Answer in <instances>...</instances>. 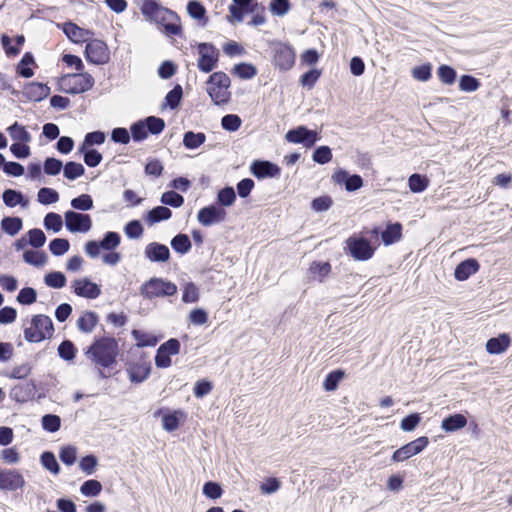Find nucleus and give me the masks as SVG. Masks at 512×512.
<instances>
[{"label": "nucleus", "mask_w": 512, "mask_h": 512, "mask_svg": "<svg viewBox=\"0 0 512 512\" xmlns=\"http://www.w3.org/2000/svg\"><path fill=\"white\" fill-rule=\"evenodd\" d=\"M480 86L479 81L470 75H463L459 81V88L465 92L476 91Z\"/></svg>", "instance_id": "774afa93"}, {"label": "nucleus", "mask_w": 512, "mask_h": 512, "mask_svg": "<svg viewBox=\"0 0 512 512\" xmlns=\"http://www.w3.org/2000/svg\"><path fill=\"white\" fill-rule=\"evenodd\" d=\"M105 139L106 135L102 131L87 133L81 147L79 148V151L84 152L87 148L93 145H101L105 142Z\"/></svg>", "instance_id": "f704fd0d"}, {"label": "nucleus", "mask_w": 512, "mask_h": 512, "mask_svg": "<svg viewBox=\"0 0 512 512\" xmlns=\"http://www.w3.org/2000/svg\"><path fill=\"white\" fill-rule=\"evenodd\" d=\"M64 217L66 228L72 233H86L92 227V220L88 214L67 211Z\"/></svg>", "instance_id": "f8f14e48"}, {"label": "nucleus", "mask_w": 512, "mask_h": 512, "mask_svg": "<svg viewBox=\"0 0 512 512\" xmlns=\"http://www.w3.org/2000/svg\"><path fill=\"white\" fill-rule=\"evenodd\" d=\"M45 284L49 287L60 289L66 285V277L61 272L48 273L44 278Z\"/></svg>", "instance_id": "de8ad7c7"}, {"label": "nucleus", "mask_w": 512, "mask_h": 512, "mask_svg": "<svg viewBox=\"0 0 512 512\" xmlns=\"http://www.w3.org/2000/svg\"><path fill=\"white\" fill-rule=\"evenodd\" d=\"M199 300V290L192 282H188L183 287L182 301L184 303H195Z\"/></svg>", "instance_id": "5fc2aeb1"}, {"label": "nucleus", "mask_w": 512, "mask_h": 512, "mask_svg": "<svg viewBox=\"0 0 512 512\" xmlns=\"http://www.w3.org/2000/svg\"><path fill=\"white\" fill-rule=\"evenodd\" d=\"M343 377L344 372L342 370H335L329 373L323 382V388L326 391H334Z\"/></svg>", "instance_id": "603ef678"}, {"label": "nucleus", "mask_w": 512, "mask_h": 512, "mask_svg": "<svg viewBox=\"0 0 512 512\" xmlns=\"http://www.w3.org/2000/svg\"><path fill=\"white\" fill-rule=\"evenodd\" d=\"M86 59L93 64H105L109 61V49L105 42L93 39L85 49Z\"/></svg>", "instance_id": "9d476101"}, {"label": "nucleus", "mask_w": 512, "mask_h": 512, "mask_svg": "<svg viewBox=\"0 0 512 512\" xmlns=\"http://www.w3.org/2000/svg\"><path fill=\"white\" fill-rule=\"evenodd\" d=\"M197 67L204 73H209L217 67L219 50L211 43H199Z\"/></svg>", "instance_id": "423d86ee"}, {"label": "nucleus", "mask_w": 512, "mask_h": 512, "mask_svg": "<svg viewBox=\"0 0 512 512\" xmlns=\"http://www.w3.org/2000/svg\"><path fill=\"white\" fill-rule=\"evenodd\" d=\"M144 254L151 262H167L170 258L169 248L158 242H151L146 245Z\"/></svg>", "instance_id": "a211bd4d"}, {"label": "nucleus", "mask_w": 512, "mask_h": 512, "mask_svg": "<svg viewBox=\"0 0 512 512\" xmlns=\"http://www.w3.org/2000/svg\"><path fill=\"white\" fill-rule=\"evenodd\" d=\"M467 425V419L463 414H453L442 420L441 429L445 432H455Z\"/></svg>", "instance_id": "b1692460"}, {"label": "nucleus", "mask_w": 512, "mask_h": 512, "mask_svg": "<svg viewBox=\"0 0 512 512\" xmlns=\"http://www.w3.org/2000/svg\"><path fill=\"white\" fill-rule=\"evenodd\" d=\"M161 203L164 205L172 206L174 208H178L183 205L184 198L175 191H168L162 194Z\"/></svg>", "instance_id": "13d9d810"}, {"label": "nucleus", "mask_w": 512, "mask_h": 512, "mask_svg": "<svg viewBox=\"0 0 512 512\" xmlns=\"http://www.w3.org/2000/svg\"><path fill=\"white\" fill-rule=\"evenodd\" d=\"M186 415L181 410L173 411L172 413H167L162 417V427L164 430L168 432L175 431L181 421H184Z\"/></svg>", "instance_id": "a878e982"}, {"label": "nucleus", "mask_w": 512, "mask_h": 512, "mask_svg": "<svg viewBox=\"0 0 512 512\" xmlns=\"http://www.w3.org/2000/svg\"><path fill=\"white\" fill-rule=\"evenodd\" d=\"M172 212L165 206H157L150 210L146 215V220L150 225H154L163 220L171 218Z\"/></svg>", "instance_id": "7c9ffc66"}, {"label": "nucleus", "mask_w": 512, "mask_h": 512, "mask_svg": "<svg viewBox=\"0 0 512 512\" xmlns=\"http://www.w3.org/2000/svg\"><path fill=\"white\" fill-rule=\"evenodd\" d=\"M41 464L54 475L59 474V464L51 452H44L40 457Z\"/></svg>", "instance_id": "3c124183"}, {"label": "nucleus", "mask_w": 512, "mask_h": 512, "mask_svg": "<svg viewBox=\"0 0 512 512\" xmlns=\"http://www.w3.org/2000/svg\"><path fill=\"white\" fill-rule=\"evenodd\" d=\"M171 246L176 252L186 254L190 251L192 245L186 234H178L172 238Z\"/></svg>", "instance_id": "e433bc0d"}, {"label": "nucleus", "mask_w": 512, "mask_h": 512, "mask_svg": "<svg viewBox=\"0 0 512 512\" xmlns=\"http://www.w3.org/2000/svg\"><path fill=\"white\" fill-rule=\"evenodd\" d=\"M71 288L77 296L86 299H96L101 295V287L87 277L75 279Z\"/></svg>", "instance_id": "4468645a"}, {"label": "nucleus", "mask_w": 512, "mask_h": 512, "mask_svg": "<svg viewBox=\"0 0 512 512\" xmlns=\"http://www.w3.org/2000/svg\"><path fill=\"white\" fill-rule=\"evenodd\" d=\"M71 206L76 210L88 211L93 208V200L90 195L82 194L71 200Z\"/></svg>", "instance_id": "6e6d98bb"}, {"label": "nucleus", "mask_w": 512, "mask_h": 512, "mask_svg": "<svg viewBox=\"0 0 512 512\" xmlns=\"http://www.w3.org/2000/svg\"><path fill=\"white\" fill-rule=\"evenodd\" d=\"M10 137L18 142L28 143L31 141V135L25 129L24 126L20 125L18 122H15L7 129Z\"/></svg>", "instance_id": "2f4dec72"}, {"label": "nucleus", "mask_w": 512, "mask_h": 512, "mask_svg": "<svg viewBox=\"0 0 512 512\" xmlns=\"http://www.w3.org/2000/svg\"><path fill=\"white\" fill-rule=\"evenodd\" d=\"M70 248V243L67 239L56 238L53 239L49 244L50 252L53 255L61 256L65 254Z\"/></svg>", "instance_id": "864d4df0"}, {"label": "nucleus", "mask_w": 512, "mask_h": 512, "mask_svg": "<svg viewBox=\"0 0 512 512\" xmlns=\"http://www.w3.org/2000/svg\"><path fill=\"white\" fill-rule=\"evenodd\" d=\"M132 335L137 342V346H155L157 344V338L149 333L140 330H133Z\"/></svg>", "instance_id": "c03bdc74"}, {"label": "nucleus", "mask_w": 512, "mask_h": 512, "mask_svg": "<svg viewBox=\"0 0 512 512\" xmlns=\"http://www.w3.org/2000/svg\"><path fill=\"white\" fill-rule=\"evenodd\" d=\"M176 292L177 286L174 283L156 277L146 281L140 288L141 295L147 299L172 296L176 294Z\"/></svg>", "instance_id": "20e7f679"}, {"label": "nucleus", "mask_w": 512, "mask_h": 512, "mask_svg": "<svg viewBox=\"0 0 512 512\" xmlns=\"http://www.w3.org/2000/svg\"><path fill=\"white\" fill-rule=\"evenodd\" d=\"M99 317L95 312L86 311L77 320V328L84 333H91L96 327Z\"/></svg>", "instance_id": "393cba45"}, {"label": "nucleus", "mask_w": 512, "mask_h": 512, "mask_svg": "<svg viewBox=\"0 0 512 512\" xmlns=\"http://www.w3.org/2000/svg\"><path fill=\"white\" fill-rule=\"evenodd\" d=\"M408 185L412 192H423L429 185V179L420 174H412L408 179Z\"/></svg>", "instance_id": "58836bf2"}, {"label": "nucleus", "mask_w": 512, "mask_h": 512, "mask_svg": "<svg viewBox=\"0 0 512 512\" xmlns=\"http://www.w3.org/2000/svg\"><path fill=\"white\" fill-rule=\"evenodd\" d=\"M295 51L292 46L277 43L274 47V63L280 70H290L295 64Z\"/></svg>", "instance_id": "9b49d317"}, {"label": "nucleus", "mask_w": 512, "mask_h": 512, "mask_svg": "<svg viewBox=\"0 0 512 512\" xmlns=\"http://www.w3.org/2000/svg\"><path fill=\"white\" fill-rule=\"evenodd\" d=\"M76 456L77 448L74 446L62 447L59 453L60 460L68 466H71L75 463Z\"/></svg>", "instance_id": "0e129e2a"}, {"label": "nucleus", "mask_w": 512, "mask_h": 512, "mask_svg": "<svg viewBox=\"0 0 512 512\" xmlns=\"http://www.w3.org/2000/svg\"><path fill=\"white\" fill-rule=\"evenodd\" d=\"M28 237H29V239H28L29 244L31 246H33L34 248L42 247L46 241V236H45L44 232L41 229H37V228L31 229L28 232Z\"/></svg>", "instance_id": "338daca9"}, {"label": "nucleus", "mask_w": 512, "mask_h": 512, "mask_svg": "<svg viewBox=\"0 0 512 512\" xmlns=\"http://www.w3.org/2000/svg\"><path fill=\"white\" fill-rule=\"evenodd\" d=\"M251 173L261 179L267 177H278L281 169L269 161H254L250 167Z\"/></svg>", "instance_id": "6ab92c4d"}, {"label": "nucleus", "mask_w": 512, "mask_h": 512, "mask_svg": "<svg viewBox=\"0 0 512 512\" xmlns=\"http://www.w3.org/2000/svg\"><path fill=\"white\" fill-rule=\"evenodd\" d=\"M291 8L289 0H271L269 11L275 16L286 15Z\"/></svg>", "instance_id": "09e8293b"}, {"label": "nucleus", "mask_w": 512, "mask_h": 512, "mask_svg": "<svg viewBox=\"0 0 512 512\" xmlns=\"http://www.w3.org/2000/svg\"><path fill=\"white\" fill-rule=\"evenodd\" d=\"M37 199L44 205L53 204L59 200V194L52 188L43 187L38 191Z\"/></svg>", "instance_id": "79ce46f5"}, {"label": "nucleus", "mask_w": 512, "mask_h": 512, "mask_svg": "<svg viewBox=\"0 0 512 512\" xmlns=\"http://www.w3.org/2000/svg\"><path fill=\"white\" fill-rule=\"evenodd\" d=\"M511 344V338L509 334L502 333L498 337L490 338L486 342V351L489 354H502L504 353Z\"/></svg>", "instance_id": "412c9836"}, {"label": "nucleus", "mask_w": 512, "mask_h": 512, "mask_svg": "<svg viewBox=\"0 0 512 512\" xmlns=\"http://www.w3.org/2000/svg\"><path fill=\"white\" fill-rule=\"evenodd\" d=\"M1 227L7 234L14 236L22 229V220L18 217H5L1 221Z\"/></svg>", "instance_id": "4c0bfd02"}, {"label": "nucleus", "mask_w": 512, "mask_h": 512, "mask_svg": "<svg viewBox=\"0 0 512 512\" xmlns=\"http://www.w3.org/2000/svg\"><path fill=\"white\" fill-rule=\"evenodd\" d=\"M23 259L26 263L35 267H42L47 262L46 254L37 250H26L23 253Z\"/></svg>", "instance_id": "473e14b6"}, {"label": "nucleus", "mask_w": 512, "mask_h": 512, "mask_svg": "<svg viewBox=\"0 0 512 512\" xmlns=\"http://www.w3.org/2000/svg\"><path fill=\"white\" fill-rule=\"evenodd\" d=\"M98 465V460L94 455H87L80 460L79 467L86 475H92Z\"/></svg>", "instance_id": "e2e57ef3"}, {"label": "nucleus", "mask_w": 512, "mask_h": 512, "mask_svg": "<svg viewBox=\"0 0 512 512\" xmlns=\"http://www.w3.org/2000/svg\"><path fill=\"white\" fill-rule=\"evenodd\" d=\"M50 93V88L42 83L31 82L24 88V94L32 101H41Z\"/></svg>", "instance_id": "4be33fe9"}, {"label": "nucleus", "mask_w": 512, "mask_h": 512, "mask_svg": "<svg viewBox=\"0 0 512 512\" xmlns=\"http://www.w3.org/2000/svg\"><path fill=\"white\" fill-rule=\"evenodd\" d=\"M34 63L35 61L33 55L29 52L25 53L17 65V73L24 78L32 77L34 75V71L29 67V65Z\"/></svg>", "instance_id": "c9c22d12"}, {"label": "nucleus", "mask_w": 512, "mask_h": 512, "mask_svg": "<svg viewBox=\"0 0 512 512\" xmlns=\"http://www.w3.org/2000/svg\"><path fill=\"white\" fill-rule=\"evenodd\" d=\"M428 443L429 440L426 436L419 437L397 449L392 455V460L394 462L407 460L422 452L427 447Z\"/></svg>", "instance_id": "1a4fd4ad"}, {"label": "nucleus", "mask_w": 512, "mask_h": 512, "mask_svg": "<svg viewBox=\"0 0 512 512\" xmlns=\"http://www.w3.org/2000/svg\"><path fill=\"white\" fill-rule=\"evenodd\" d=\"M226 218V211L219 206L209 205L198 211L197 220L203 226H212L223 222Z\"/></svg>", "instance_id": "f3484780"}, {"label": "nucleus", "mask_w": 512, "mask_h": 512, "mask_svg": "<svg viewBox=\"0 0 512 512\" xmlns=\"http://www.w3.org/2000/svg\"><path fill=\"white\" fill-rule=\"evenodd\" d=\"M101 491L102 484L94 479L85 481L80 487L81 494L86 497H95L99 495Z\"/></svg>", "instance_id": "a19ab883"}, {"label": "nucleus", "mask_w": 512, "mask_h": 512, "mask_svg": "<svg viewBox=\"0 0 512 512\" xmlns=\"http://www.w3.org/2000/svg\"><path fill=\"white\" fill-rule=\"evenodd\" d=\"M119 354L118 343L113 337L95 339L85 351V356L96 366L100 378H105L104 368L112 367L117 362Z\"/></svg>", "instance_id": "f257e3e1"}, {"label": "nucleus", "mask_w": 512, "mask_h": 512, "mask_svg": "<svg viewBox=\"0 0 512 512\" xmlns=\"http://www.w3.org/2000/svg\"><path fill=\"white\" fill-rule=\"evenodd\" d=\"M121 242V237L117 232H107L101 241H88L85 244V252L91 258H96L100 255V250L111 251L116 249Z\"/></svg>", "instance_id": "0eeeda50"}, {"label": "nucleus", "mask_w": 512, "mask_h": 512, "mask_svg": "<svg viewBox=\"0 0 512 512\" xmlns=\"http://www.w3.org/2000/svg\"><path fill=\"white\" fill-rule=\"evenodd\" d=\"M131 137L134 141H143L148 137V130L143 120L134 123L131 126Z\"/></svg>", "instance_id": "680f3d73"}, {"label": "nucleus", "mask_w": 512, "mask_h": 512, "mask_svg": "<svg viewBox=\"0 0 512 512\" xmlns=\"http://www.w3.org/2000/svg\"><path fill=\"white\" fill-rule=\"evenodd\" d=\"M233 73L241 79H251L256 76L257 70L252 64L240 63L234 66Z\"/></svg>", "instance_id": "37998d69"}, {"label": "nucleus", "mask_w": 512, "mask_h": 512, "mask_svg": "<svg viewBox=\"0 0 512 512\" xmlns=\"http://www.w3.org/2000/svg\"><path fill=\"white\" fill-rule=\"evenodd\" d=\"M241 124L242 120L236 114H228L221 119V125L227 131L235 132L240 128Z\"/></svg>", "instance_id": "4d7b16f0"}, {"label": "nucleus", "mask_w": 512, "mask_h": 512, "mask_svg": "<svg viewBox=\"0 0 512 512\" xmlns=\"http://www.w3.org/2000/svg\"><path fill=\"white\" fill-rule=\"evenodd\" d=\"M151 367L147 363H139L128 369L129 379L134 383L145 381L150 374Z\"/></svg>", "instance_id": "cd10ccee"}, {"label": "nucleus", "mask_w": 512, "mask_h": 512, "mask_svg": "<svg viewBox=\"0 0 512 512\" xmlns=\"http://www.w3.org/2000/svg\"><path fill=\"white\" fill-rule=\"evenodd\" d=\"M61 425L60 417L57 415L47 414L42 417L43 429L49 432H56Z\"/></svg>", "instance_id": "69168bd1"}, {"label": "nucleus", "mask_w": 512, "mask_h": 512, "mask_svg": "<svg viewBox=\"0 0 512 512\" xmlns=\"http://www.w3.org/2000/svg\"><path fill=\"white\" fill-rule=\"evenodd\" d=\"M479 269V264L475 259H467L457 265L454 276L459 281L467 280L472 274Z\"/></svg>", "instance_id": "5701e85b"}, {"label": "nucleus", "mask_w": 512, "mask_h": 512, "mask_svg": "<svg viewBox=\"0 0 512 512\" xmlns=\"http://www.w3.org/2000/svg\"><path fill=\"white\" fill-rule=\"evenodd\" d=\"M285 139L288 142L303 144L305 147L310 148L316 143L319 137L316 131L309 130L305 126H299L289 130L285 135Z\"/></svg>", "instance_id": "ddd939ff"}, {"label": "nucleus", "mask_w": 512, "mask_h": 512, "mask_svg": "<svg viewBox=\"0 0 512 512\" xmlns=\"http://www.w3.org/2000/svg\"><path fill=\"white\" fill-rule=\"evenodd\" d=\"M84 173V166L73 161L67 162L63 168V174L69 180H75L78 177H81Z\"/></svg>", "instance_id": "ea45409f"}, {"label": "nucleus", "mask_w": 512, "mask_h": 512, "mask_svg": "<svg viewBox=\"0 0 512 512\" xmlns=\"http://www.w3.org/2000/svg\"><path fill=\"white\" fill-rule=\"evenodd\" d=\"M347 249L355 260L365 261L374 254L370 242L362 237L351 236L346 241Z\"/></svg>", "instance_id": "6e6552de"}, {"label": "nucleus", "mask_w": 512, "mask_h": 512, "mask_svg": "<svg viewBox=\"0 0 512 512\" xmlns=\"http://www.w3.org/2000/svg\"><path fill=\"white\" fill-rule=\"evenodd\" d=\"M148 132L151 134H160L165 127V122L163 119L155 117V116H149L144 120Z\"/></svg>", "instance_id": "052dcab7"}, {"label": "nucleus", "mask_w": 512, "mask_h": 512, "mask_svg": "<svg viewBox=\"0 0 512 512\" xmlns=\"http://www.w3.org/2000/svg\"><path fill=\"white\" fill-rule=\"evenodd\" d=\"M230 78L224 72H214L207 81V92L216 105L225 104L230 100Z\"/></svg>", "instance_id": "f03ea898"}, {"label": "nucleus", "mask_w": 512, "mask_h": 512, "mask_svg": "<svg viewBox=\"0 0 512 512\" xmlns=\"http://www.w3.org/2000/svg\"><path fill=\"white\" fill-rule=\"evenodd\" d=\"M163 8L153 0H143L141 12L144 16L153 20Z\"/></svg>", "instance_id": "8fccbe9b"}, {"label": "nucleus", "mask_w": 512, "mask_h": 512, "mask_svg": "<svg viewBox=\"0 0 512 512\" xmlns=\"http://www.w3.org/2000/svg\"><path fill=\"white\" fill-rule=\"evenodd\" d=\"M3 202L8 207H15L17 205H21L26 208L29 205L28 199L24 198L23 194L20 191H16L13 189H7L3 192L2 195Z\"/></svg>", "instance_id": "bb28decb"}, {"label": "nucleus", "mask_w": 512, "mask_h": 512, "mask_svg": "<svg viewBox=\"0 0 512 512\" xmlns=\"http://www.w3.org/2000/svg\"><path fill=\"white\" fill-rule=\"evenodd\" d=\"M206 141V135L203 132L187 131L183 135V145L188 150L199 148Z\"/></svg>", "instance_id": "c85d7f7f"}, {"label": "nucleus", "mask_w": 512, "mask_h": 512, "mask_svg": "<svg viewBox=\"0 0 512 512\" xmlns=\"http://www.w3.org/2000/svg\"><path fill=\"white\" fill-rule=\"evenodd\" d=\"M61 83L66 93L80 94L93 87L94 78L88 73L70 74L64 76Z\"/></svg>", "instance_id": "39448f33"}, {"label": "nucleus", "mask_w": 512, "mask_h": 512, "mask_svg": "<svg viewBox=\"0 0 512 512\" xmlns=\"http://www.w3.org/2000/svg\"><path fill=\"white\" fill-rule=\"evenodd\" d=\"M402 226L400 223H394L387 226L382 232L381 237L385 245H391L401 239Z\"/></svg>", "instance_id": "c756f323"}, {"label": "nucleus", "mask_w": 512, "mask_h": 512, "mask_svg": "<svg viewBox=\"0 0 512 512\" xmlns=\"http://www.w3.org/2000/svg\"><path fill=\"white\" fill-rule=\"evenodd\" d=\"M437 75L441 82L451 85L455 82L456 71L448 65H441L437 70Z\"/></svg>", "instance_id": "bf43d9fd"}, {"label": "nucleus", "mask_w": 512, "mask_h": 512, "mask_svg": "<svg viewBox=\"0 0 512 512\" xmlns=\"http://www.w3.org/2000/svg\"><path fill=\"white\" fill-rule=\"evenodd\" d=\"M331 265L328 262H313L310 265L309 273L312 277L320 282L330 273Z\"/></svg>", "instance_id": "72a5a7b5"}, {"label": "nucleus", "mask_w": 512, "mask_h": 512, "mask_svg": "<svg viewBox=\"0 0 512 512\" xmlns=\"http://www.w3.org/2000/svg\"><path fill=\"white\" fill-rule=\"evenodd\" d=\"M63 220L62 217L54 212L48 213L44 218V227L47 230H53L59 232L62 229Z\"/></svg>", "instance_id": "49530a36"}, {"label": "nucleus", "mask_w": 512, "mask_h": 512, "mask_svg": "<svg viewBox=\"0 0 512 512\" xmlns=\"http://www.w3.org/2000/svg\"><path fill=\"white\" fill-rule=\"evenodd\" d=\"M54 326L50 317L36 315L31 319L30 326L24 330V338L28 342H41L53 336Z\"/></svg>", "instance_id": "7ed1b4c3"}, {"label": "nucleus", "mask_w": 512, "mask_h": 512, "mask_svg": "<svg viewBox=\"0 0 512 512\" xmlns=\"http://www.w3.org/2000/svg\"><path fill=\"white\" fill-rule=\"evenodd\" d=\"M76 352L77 349L70 340H65L58 346L59 356L66 361L73 360L76 356Z\"/></svg>", "instance_id": "a18cd8bd"}, {"label": "nucleus", "mask_w": 512, "mask_h": 512, "mask_svg": "<svg viewBox=\"0 0 512 512\" xmlns=\"http://www.w3.org/2000/svg\"><path fill=\"white\" fill-rule=\"evenodd\" d=\"M23 475L16 469H0V489L15 491L25 486Z\"/></svg>", "instance_id": "2eb2a0df"}, {"label": "nucleus", "mask_w": 512, "mask_h": 512, "mask_svg": "<svg viewBox=\"0 0 512 512\" xmlns=\"http://www.w3.org/2000/svg\"><path fill=\"white\" fill-rule=\"evenodd\" d=\"M63 31L66 36L75 43L89 41L93 36L91 31L80 28L71 22L64 24Z\"/></svg>", "instance_id": "aec40b11"}, {"label": "nucleus", "mask_w": 512, "mask_h": 512, "mask_svg": "<svg viewBox=\"0 0 512 512\" xmlns=\"http://www.w3.org/2000/svg\"><path fill=\"white\" fill-rule=\"evenodd\" d=\"M153 21L161 24L167 35H179L181 33L178 15L167 8H163Z\"/></svg>", "instance_id": "dca6fc26"}]
</instances>
